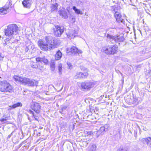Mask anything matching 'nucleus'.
Segmentation results:
<instances>
[{
  "label": "nucleus",
  "mask_w": 151,
  "mask_h": 151,
  "mask_svg": "<svg viewBox=\"0 0 151 151\" xmlns=\"http://www.w3.org/2000/svg\"><path fill=\"white\" fill-rule=\"evenodd\" d=\"M18 27L15 24L8 25L7 28L4 29V32L6 39L4 40L5 42L3 43L4 46L10 47L14 42V36L18 34Z\"/></svg>",
  "instance_id": "obj_1"
},
{
  "label": "nucleus",
  "mask_w": 151,
  "mask_h": 151,
  "mask_svg": "<svg viewBox=\"0 0 151 151\" xmlns=\"http://www.w3.org/2000/svg\"><path fill=\"white\" fill-rule=\"evenodd\" d=\"M46 44L44 41L42 39H40L38 42V46L41 49L44 51L50 50L55 46L60 44L59 41L55 39V37L51 36H46L45 38Z\"/></svg>",
  "instance_id": "obj_2"
},
{
  "label": "nucleus",
  "mask_w": 151,
  "mask_h": 151,
  "mask_svg": "<svg viewBox=\"0 0 151 151\" xmlns=\"http://www.w3.org/2000/svg\"><path fill=\"white\" fill-rule=\"evenodd\" d=\"M14 79L16 82H19L23 85H27L28 86H37L38 82L35 80H31L24 77H19L17 76H14Z\"/></svg>",
  "instance_id": "obj_3"
},
{
  "label": "nucleus",
  "mask_w": 151,
  "mask_h": 151,
  "mask_svg": "<svg viewBox=\"0 0 151 151\" xmlns=\"http://www.w3.org/2000/svg\"><path fill=\"white\" fill-rule=\"evenodd\" d=\"M36 62L31 61L30 64V66L33 68L40 69L42 68V66H40V63H42V62L45 64H47L49 63L47 59L45 57H37L36 58Z\"/></svg>",
  "instance_id": "obj_4"
},
{
  "label": "nucleus",
  "mask_w": 151,
  "mask_h": 151,
  "mask_svg": "<svg viewBox=\"0 0 151 151\" xmlns=\"http://www.w3.org/2000/svg\"><path fill=\"white\" fill-rule=\"evenodd\" d=\"M12 90V86L6 81H0V91L11 92Z\"/></svg>",
  "instance_id": "obj_5"
},
{
  "label": "nucleus",
  "mask_w": 151,
  "mask_h": 151,
  "mask_svg": "<svg viewBox=\"0 0 151 151\" xmlns=\"http://www.w3.org/2000/svg\"><path fill=\"white\" fill-rule=\"evenodd\" d=\"M103 50L106 54L108 55H113L117 52L118 47L116 45L108 46L106 47H104L103 48Z\"/></svg>",
  "instance_id": "obj_6"
},
{
  "label": "nucleus",
  "mask_w": 151,
  "mask_h": 151,
  "mask_svg": "<svg viewBox=\"0 0 151 151\" xmlns=\"http://www.w3.org/2000/svg\"><path fill=\"white\" fill-rule=\"evenodd\" d=\"M106 37L108 41H109L111 44L122 42L124 40L123 37H122L114 36L108 34H107Z\"/></svg>",
  "instance_id": "obj_7"
},
{
  "label": "nucleus",
  "mask_w": 151,
  "mask_h": 151,
  "mask_svg": "<svg viewBox=\"0 0 151 151\" xmlns=\"http://www.w3.org/2000/svg\"><path fill=\"white\" fill-rule=\"evenodd\" d=\"M94 83L91 81H86L81 83V84L82 88L87 90H90L91 88L93 87Z\"/></svg>",
  "instance_id": "obj_8"
},
{
  "label": "nucleus",
  "mask_w": 151,
  "mask_h": 151,
  "mask_svg": "<svg viewBox=\"0 0 151 151\" xmlns=\"http://www.w3.org/2000/svg\"><path fill=\"white\" fill-rule=\"evenodd\" d=\"M127 101L129 104L134 106H137L141 101L140 98L134 97L132 98V99L128 98Z\"/></svg>",
  "instance_id": "obj_9"
},
{
  "label": "nucleus",
  "mask_w": 151,
  "mask_h": 151,
  "mask_svg": "<svg viewBox=\"0 0 151 151\" xmlns=\"http://www.w3.org/2000/svg\"><path fill=\"white\" fill-rule=\"evenodd\" d=\"M32 109L36 113H38L40 111L41 106L39 103L34 101H32L30 103Z\"/></svg>",
  "instance_id": "obj_10"
},
{
  "label": "nucleus",
  "mask_w": 151,
  "mask_h": 151,
  "mask_svg": "<svg viewBox=\"0 0 151 151\" xmlns=\"http://www.w3.org/2000/svg\"><path fill=\"white\" fill-rule=\"evenodd\" d=\"M55 29L54 32L55 35L58 37L61 36L64 32L63 27L57 25L55 26Z\"/></svg>",
  "instance_id": "obj_11"
},
{
  "label": "nucleus",
  "mask_w": 151,
  "mask_h": 151,
  "mask_svg": "<svg viewBox=\"0 0 151 151\" xmlns=\"http://www.w3.org/2000/svg\"><path fill=\"white\" fill-rule=\"evenodd\" d=\"M114 11L115 12L114 14V16L116 18V21L118 22H121L124 23V20L122 18V15L119 12L116 11L115 9H114Z\"/></svg>",
  "instance_id": "obj_12"
},
{
  "label": "nucleus",
  "mask_w": 151,
  "mask_h": 151,
  "mask_svg": "<svg viewBox=\"0 0 151 151\" xmlns=\"http://www.w3.org/2000/svg\"><path fill=\"white\" fill-rule=\"evenodd\" d=\"M88 75V73L87 72L82 73L81 72H77L76 75L74 76L76 79H81L82 78H85L87 77Z\"/></svg>",
  "instance_id": "obj_13"
},
{
  "label": "nucleus",
  "mask_w": 151,
  "mask_h": 151,
  "mask_svg": "<svg viewBox=\"0 0 151 151\" xmlns=\"http://www.w3.org/2000/svg\"><path fill=\"white\" fill-rule=\"evenodd\" d=\"M60 16L64 19H66L68 18V16L67 12L66 11L65 9L63 8L59 10L58 12Z\"/></svg>",
  "instance_id": "obj_14"
},
{
  "label": "nucleus",
  "mask_w": 151,
  "mask_h": 151,
  "mask_svg": "<svg viewBox=\"0 0 151 151\" xmlns=\"http://www.w3.org/2000/svg\"><path fill=\"white\" fill-rule=\"evenodd\" d=\"M32 3V0H24L22 2V4L24 7L29 8Z\"/></svg>",
  "instance_id": "obj_15"
},
{
  "label": "nucleus",
  "mask_w": 151,
  "mask_h": 151,
  "mask_svg": "<svg viewBox=\"0 0 151 151\" xmlns=\"http://www.w3.org/2000/svg\"><path fill=\"white\" fill-rule=\"evenodd\" d=\"M6 8H2L0 9V14L4 15L7 14L9 12V6L6 4L5 6Z\"/></svg>",
  "instance_id": "obj_16"
},
{
  "label": "nucleus",
  "mask_w": 151,
  "mask_h": 151,
  "mask_svg": "<svg viewBox=\"0 0 151 151\" xmlns=\"http://www.w3.org/2000/svg\"><path fill=\"white\" fill-rule=\"evenodd\" d=\"M140 141L143 144H147L150 147L151 146V137L142 138Z\"/></svg>",
  "instance_id": "obj_17"
},
{
  "label": "nucleus",
  "mask_w": 151,
  "mask_h": 151,
  "mask_svg": "<svg viewBox=\"0 0 151 151\" xmlns=\"http://www.w3.org/2000/svg\"><path fill=\"white\" fill-rule=\"evenodd\" d=\"M87 134L88 136L92 135L93 137L97 138L99 135L98 134L97 130L96 129L95 130H92L87 132Z\"/></svg>",
  "instance_id": "obj_18"
},
{
  "label": "nucleus",
  "mask_w": 151,
  "mask_h": 151,
  "mask_svg": "<svg viewBox=\"0 0 151 151\" xmlns=\"http://www.w3.org/2000/svg\"><path fill=\"white\" fill-rule=\"evenodd\" d=\"M22 106V104L21 103L19 102L13 104L12 106H9L8 108V110H10L12 109H14L18 107H21Z\"/></svg>",
  "instance_id": "obj_19"
},
{
  "label": "nucleus",
  "mask_w": 151,
  "mask_h": 151,
  "mask_svg": "<svg viewBox=\"0 0 151 151\" xmlns=\"http://www.w3.org/2000/svg\"><path fill=\"white\" fill-rule=\"evenodd\" d=\"M77 51V48L74 46L72 47L70 49L68 48L67 50V52L68 53L70 52L72 53H74L75 54H76V52Z\"/></svg>",
  "instance_id": "obj_20"
},
{
  "label": "nucleus",
  "mask_w": 151,
  "mask_h": 151,
  "mask_svg": "<svg viewBox=\"0 0 151 151\" xmlns=\"http://www.w3.org/2000/svg\"><path fill=\"white\" fill-rule=\"evenodd\" d=\"M62 56V54L60 50H58L56 52L55 58L56 60H60Z\"/></svg>",
  "instance_id": "obj_21"
},
{
  "label": "nucleus",
  "mask_w": 151,
  "mask_h": 151,
  "mask_svg": "<svg viewBox=\"0 0 151 151\" xmlns=\"http://www.w3.org/2000/svg\"><path fill=\"white\" fill-rule=\"evenodd\" d=\"M58 4L57 3H56L54 4H52L51 6V10L52 12L57 11L58 9Z\"/></svg>",
  "instance_id": "obj_22"
},
{
  "label": "nucleus",
  "mask_w": 151,
  "mask_h": 151,
  "mask_svg": "<svg viewBox=\"0 0 151 151\" xmlns=\"http://www.w3.org/2000/svg\"><path fill=\"white\" fill-rule=\"evenodd\" d=\"M96 146L95 144H92L89 146L88 148V151H96Z\"/></svg>",
  "instance_id": "obj_23"
},
{
  "label": "nucleus",
  "mask_w": 151,
  "mask_h": 151,
  "mask_svg": "<svg viewBox=\"0 0 151 151\" xmlns=\"http://www.w3.org/2000/svg\"><path fill=\"white\" fill-rule=\"evenodd\" d=\"M98 134L100 135H103L104 132H105V129H104L102 127H101L99 130H97Z\"/></svg>",
  "instance_id": "obj_24"
},
{
  "label": "nucleus",
  "mask_w": 151,
  "mask_h": 151,
  "mask_svg": "<svg viewBox=\"0 0 151 151\" xmlns=\"http://www.w3.org/2000/svg\"><path fill=\"white\" fill-rule=\"evenodd\" d=\"M67 36L70 39L73 38L76 36V35L74 34H73V33L71 32V30L67 35Z\"/></svg>",
  "instance_id": "obj_25"
},
{
  "label": "nucleus",
  "mask_w": 151,
  "mask_h": 151,
  "mask_svg": "<svg viewBox=\"0 0 151 151\" xmlns=\"http://www.w3.org/2000/svg\"><path fill=\"white\" fill-rule=\"evenodd\" d=\"M73 9L75 11L76 13V14H82V13H81V12L80 10L79 9H77L75 6H73Z\"/></svg>",
  "instance_id": "obj_26"
},
{
  "label": "nucleus",
  "mask_w": 151,
  "mask_h": 151,
  "mask_svg": "<svg viewBox=\"0 0 151 151\" xmlns=\"http://www.w3.org/2000/svg\"><path fill=\"white\" fill-rule=\"evenodd\" d=\"M104 129H105V132L108 131L110 128V126L108 124H106L104 126H102Z\"/></svg>",
  "instance_id": "obj_27"
},
{
  "label": "nucleus",
  "mask_w": 151,
  "mask_h": 151,
  "mask_svg": "<svg viewBox=\"0 0 151 151\" xmlns=\"http://www.w3.org/2000/svg\"><path fill=\"white\" fill-rule=\"evenodd\" d=\"M55 64L54 62H51L50 64L51 69L52 71H54L55 70Z\"/></svg>",
  "instance_id": "obj_28"
},
{
  "label": "nucleus",
  "mask_w": 151,
  "mask_h": 151,
  "mask_svg": "<svg viewBox=\"0 0 151 151\" xmlns=\"http://www.w3.org/2000/svg\"><path fill=\"white\" fill-rule=\"evenodd\" d=\"M62 65L61 64H59L58 65V70L59 74H61L62 73Z\"/></svg>",
  "instance_id": "obj_29"
},
{
  "label": "nucleus",
  "mask_w": 151,
  "mask_h": 151,
  "mask_svg": "<svg viewBox=\"0 0 151 151\" xmlns=\"http://www.w3.org/2000/svg\"><path fill=\"white\" fill-rule=\"evenodd\" d=\"M117 151H127V150L124 147H120L119 148H118Z\"/></svg>",
  "instance_id": "obj_30"
},
{
  "label": "nucleus",
  "mask_w": 151,
  "mask_h": 151,
  "mask_svg": "<svg viewBox=\"0 0 151 151\" xmlns=\"http://www.w3.org/2000/svg\"><path fill=\"white\" fill-rule=\"evenodd\" d=\"M31 46H26V47L25 48V51L26 52H28V50H29V49L31 48Z\"/></svg>",
  "instance_id": "obj_31"
},
{
  "label": "nucleus",
  "mask_w": 151,
  "mask_h": 151,
  "mask_svg": "<svg viewBox=\"0 0 151 151\" xmlns=\"http://www.w3.org/2000/svg\"><path fill=\"white\" fill-rule=\"evenodd\" d=\"M67 65L69 69H71L72 68V66L70 63L69 62H68Z\"/></svg>",
  "instance_id": "obj_32"
},
{
  "label": "nucleus",
  "mask_w": 151,
  "mask_h": 151,
  "mask_svg": "<svg viewBox=\"0 0 151 151\" xmlns=\"http://www.w3.org/2000/svg\"><path fill=\"white\" fill-rule=\"evenodd\" d=\"M67 108V106H62L60 107V109L62 111H63V110H66Z\"/></svg>",
  "instance_id": "obj_33"
},
{
  "label": "nucleus",
  "mask_w": 151,
  "mask_h": 151,
  "mask_svg": "<svg viewBox=\"0 0 151 151\" xmlns=\"http://www.w3.org/2000/svg\"><path fill=\"white\" fill-rule=\"evenodd\" d=\"M7 120V119L6 118H1L0 119V121L1 123H4V122L6 121Z\"/></svg>",
  "instance_id": "obj_34"
},
{
  "label": "nucleus",
  "mask_w": 151,
  "mask_h": 151,
  "mask_svg": "<svg viewBox=\"0 0 151 151\" xmlns=\"http://www.w3.org/2000/svg\"><path fill=\"white\" fill-rule=\"evenodd\" d=\"M29 112L30 114H32L34 117H35V115L34 114V113L31 110H29Z\"/></svg>",
  "instance_id": "obj_35"
},
{
  "label": "nucleus",
  "mask_w": 151,
  "mask_h": 151,
  "mask_svg": "<svg viewBox=\"0 0 151 151\" xmlns=\"http://www.w3.org/2000/svg\"><path fill=\"white\" fill-rule=\"evenodd\" d=\"M71 32L73 33V34H74L75 35V34H77V32L74 30H71Z\"/></svg>",
  "instance_id": "obj_36"
},
{
  "label": "nucleus",
  "mask_w": 151,
  "mask_h": 151,
  "mask_svg": "<svg viewBox=\"0 0 151 151\" xmlns=\"http://www.w3.org/2000/svg\"><path fill=\"white\" fill-rule=\"evenodd\" d=\"M82 51L81 50H78V51H77V52H76V53H78V54H79V53H82Z\"/></svg>",
  "instance_id": "obj_37"
},
{
  "label": "nucleus",
  "mask_w": 151,
  "mask_h": 151,
  "mask_svg": "<svg viewBox=\"0 0 151 151\" xmlns=\"http://www.w3.org/2000/svg\"><path fill=\"white\" fill-rule=\"evenodd\" d=\"M3 58L4 57L1 56V54L0 53V60H2Z\"/></svg>",
  "instance_id": "obj_38"
},
{
  "label": "nucleus",
  "mask_w": 151,
  "mask_h": 151,
  "mask_svg": "<svg viewBox=\"0 0 151 151\" xmlns=\"http://www.w3.org/2000/svg\"><path fill=\"white\" fill-rule=\"evenodd\" d=\"M36 116L35 115V118L36 120H38V119L37 118H36Z\"/></svg>",
  "instance_id": "obj_39"
},
{
  "label": "nucleus",
  "mask_w": 151,
  "mask_h": 151,
  "mask_svg": "<svg viewBox=\"0 0 151 151\" xmlns=\"http://www.w3.org/2000/svg\"><path fill=\"white\" fill-rule=\"evenodd\" d=\"M69 7H67V11L69 12Z\"/></svg>",
  "instance_id": "obj_40"
},
{
  "label": "nucleus",
  "mask_w": 151,
  "mask_h": 151,
  "mask_svg": "<svg viewBox=\"0 0 151 151\" xmlns=\"http://www.w3.org/2000/svg\"><path fill=\"white\" fill-rule=\"evenodd\" d=\"M129 133H130V134H132V132H131V131H130V130H129Z\"/></svg>",
  "instance_id": "obj_41"
},
{
  "label": "nucleus",
  "mask_w": 151,
  "mask_h": 151,
  "mask_svg": "<svg viewBox=\"0 0 151 151\" xmlns=\"http://www.w3.org/2000/svg\"><path fill=\"white\" fill-rule=\"evenodd\" d=\"M62 111H62L61 110V111H60V113H62Z\"/></svg>",
  "instance_id": "obj_42"
},
{
  "label": "nucleus",
  "mask_w": 151,
  "mask_h": 151,
  "mask_svg": "<svg viewBox=\"0 0 151 151\" xmlns=\"http://www.w3.org/2000/svg\"><path fill=\"white\" fill-rule=\"evenodd\" d=\"M8 137H10V135H9V136H8Z\"/></svg>",
  "instance_id": "obj_43"
},
{
  "label": "nucleus",
  "mask_w": 151,
  "mask_h": 151,
  "mask_svg": "<svg viewBox=\"0 0 151 151\" xmlns=\"http://www.w3.org/2000/svg\"><path fill=\"white\" fill-rule=\"evenodd\" d=\"M1 38V36H0V38Z\"/></svg>",
  "instance_id": "obj_44"
},
{
  "label": "nucleus",
  "mask_w": 151,
  "mask_h": 151,
  "mask_svg": "<svg viewBox=\"0 0 151 151\" xmlns=\"http://www.w3.org/2000/svg\"><path fill=\"white\" fill-rule=\"evenodd\" d=\"M63 119V118L62 117H61V119Z\"/></svg>",
  "instance_id": "obj_45"
}]
</instances>
